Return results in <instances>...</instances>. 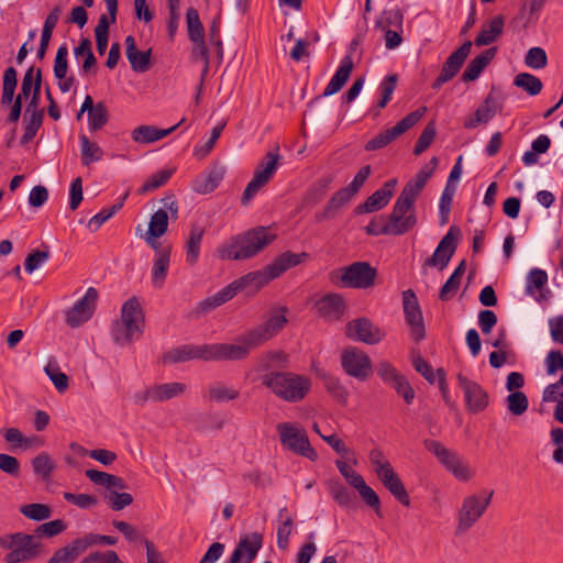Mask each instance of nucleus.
<instances>
[{
    "mask_svg": "<svg viewBox=\"0 0 563 563\" xmlns=\"http://www.w3.org/2000/svg\"><path fill=\"white\" fill-rule=\"evenodd\" d=\"M275 240L276 234L271 233L266 227H257L233 236L230 243L219 247V256L228 261L247 260Z\"/></svg>",
    "mask_w": 563,
    "mask_h": 563,
    "instance_id": "nucleus-1",
    "label": "nucleus"
},
{
    "mask_svg": "<svg viewBox=\"0 0 563 563\" xmlns=\"http://www.w3.org/2000/svg\"><path fill=\"white\" fill-rule=\"evenodd\" d=\"M263 386L284 401L299 402L309 394L311 380L305 375L285 371L271 376Z\"/></svg>",
    "mask_w": 563,
    "mask_h": 563,
    "instance_id": "nucleus-2",
    "label": "nucleus"
},
{
    "mask_svg": "<svg viewBox=\"0 0 563 563\" xmlns=\"http://www.w3.org/2000/svg\"><path fill=\"white\" fill-rule=\"evenodd\" d=\"M0 549L7 550L5 563H24L36 560L43 552V544L35 536L15 532L0 536Z\"/></svg>",
    "mask_w": 563,
    "mask_h": 563,
    "instance_id": "nucleus-3",
    "label": "nucleus"
},
{
    "mask_svg": "<svg viewBox=\"0 0 563 563\" xmlns=\"http://www.w3.org/2000/svg\"><path fill=\"white\" fill-rule=\"evenodd\" d=\"M371 166H363L354 176L353 180L345 187L334 192L328 200L324 208L317 212L314 218L317 222L334 219L340 209L347 205L352 198L360 191L371 175Z\"/></svg>",
    "mask_w": 563,
    "mask_h": 563,
    "instance_id": "nucleus-4",
    "label": "nucleus"
},
{
    "mask_svg": "<svg viewBox=\"0 0 563 563\" xmlns=\"http://www.w3.org/2000/svg\"><path fill=\"white\" fill-rule=\"evenodd\" d=\"M377 269L368 262H354L351 265L342 267L330 273L332 283L339 284L344 288L367 289L375 285Z\"/></svg>",
    "mask_w": 563,
    "mask_h": 563,
    "instance_id": "nucleus-5",
    "label": "nucleus"
},
{
    "mask_svg": "<svg viewBox=\"0 0 563 563\" xmlns=\"http://www.w3.org/2000/svg\"><path fill=\"white\" fill-rule=\"evenodd\" d=\"M279 441L287 450L307 457L310 461L318 459L317 451L311 446L306 431L290 422L277 424Z\"/></svg>",
    "mask_w": 563,
    "mask_h": 563,
    "instance_id": "nucleus-6",
    "label": "nucleus"
},
{
    "mask_svg": "<svg viewBox=\"0 0 563 563\" xmlns=\"http://www.w3.org/2000/svg\"><path fill=\"white\" fill-rule=\"evenodd\" d=\"M493 497V492L484 493L481 496L471 495L463 499L457 514V526L455 534H463L468 531L483 516Z\"/></svg>",
    "mask_w": 563,
    "mask_h": 563,
    "instance_id": "nucleus-7",
    "label": "nucleus"
},
{
    "mask_svg": "<svg viewBox=\"0 0 563 563\" xmlns=\"http://www.w3.org/2000/svg\"><path fill=\"white\" fill-rule=\"evenodd\" d=\"M427 110V107L422 106L407 114L393 128L386 129L385 131L378 133L365 144V151H377L387 146L409 129L415 126L423 118Z\"/></svg>",
    "mask_w": 563,
    "mask_h": 563,
    "instance_id": "nucleus-8",
    "label": "nucleus"
},
{
    "mask_svg": "<svg viewBox=\"0 0 563 563\" xmlns=\"http://www.w3.org/2000/svg\"><path fill=\"white\" fill-rule=\"evenodd\" d=\"M413 200L399 194L391 213L388 216L394 235H404L417 225Z\"/></svg>",
    "mask_w": 563,
    "mask_h": 563,
    "instance_id": "nucleus-9",
    "label": "nucleus"
},
{
    "mask_svg": "<svg viewBox=\"0 0 563 563\" xmlns=\"http://www.w3.org/2000/svg\"><path fill=\"white\" fill-rule=\"evenodd\" d=\"M341 366L349 376L361 382L366 380L372 372V361L369 356L355 346L343 350L341 354Z\"/></svg>",
    "mask_w": 563,
    "mask_h": 563,
    "instance_id": "nucleus-10",
    "label": "nucleus"
},
{
    "mask_svg": "<svg viewBox=\"0 0 563 563\" xmlns=\"http://www.w3.org/2000/svg\"><path fill=\"white\" fill-rule=\"evenodd\" d=\"M424 448L434 454L439 462L451 472L455 478L467 481L471 477L468 467L462 463L457 454L446 449L441 442L435 440H426Z\"/></svg>",
    "mask_w": 563,
    "mask_h": 563,
    "instance_id": "nucleus-11",
    "label": "nucleus"
},
{
    "mask_svg": "<svg viewBox=\"0 0 563 563\" xmlns=\"http://www.w3.org/2000/svg\"><path fill=\"white\" fill-rule=\"evenodd\" d=\"M461 236V230L456 225H452L448 233L441 239L432 256L428 257L423 266L435 267L443 271L455 253L457 241Z\"/></svg>",
    "mask_w": 563,
    "mask_h": 563,
    "instance_id": "nucleus-12",
    "label": "nucleus"
},
{
    "mask_svg": "<svg viewBox=\"0 0 563 563\" xmlns=\"http://www.w3.org/2000/svg\"><path fill=\"white\" fill-rule=\"evenodd\" d=\"M345 335L354 342L375 345L385 338V332L374 324L368 318L351 320L345 325Z\"/></svg>",
    "mask_w": 563,
    "mask_h": 563,
    "instance_id": "nucleus-13",
    "label": "nucleus"
},
{
    "mask_svg": "<svg viewBox=\"0 0 563 563\" xmlns=\"http://www.w3.org/2000/svg\"><path fill=\"white\" fill-rule=\"evenodd\" d=\"M98 290L89 287L84 297L65 311V321L70 328H78L87 322L93 314L98 300Z\"/></svg>",
    "mask_w": 563,
    "mask_h": 563,
    "instance_id": "nucleus-14",
    "label": "nucleus"
},
{
    "mask_svg": "<svg viewBox=\"0 0 563 563\" xmlns=\"http://www.w3.org/2000/svg\"><path fill=\"white\" fill-rule=\"evenodd\" d=\"M402 307L406 322L411 328V339L415 342L422 341L426 336L423 317L412 289H407L402 292Z\"/></svg>",
    "mask_w": 563,
    "mask_h": 563,
    "instance_id": "nucleus-15",
    "label": "nucleus"
},
{
    "mask_svg": "<svg viewBox=\"0 0 563 563\" xmlns=\"http://www.w3.org/2000/svg\"><path fill=\"white\" fill-rule=\"evenodd\" d=\"M472 42L465 41L456 51H454L444 62L439 76L432 84V89L439 90L445 82L453 79L460 71L471 53Z\"/></svg>",
    "mask_w": 563,
    "mask_h": 563,
    "instance_id": "nucleus-16",
    "label": "nucleus"
},
{
    "mask_svg": "<svg viewBox=\"0 0 563 563\" xmlns=\"http://www.w3.org/2000/svg\"><path fill=\"white\" fill-rule=\"evenodd\" d=\"M289 365V356L282 350L266 351L256 360V369L262 372L261 383L265 385L275 374L285 372Z\"/></svg>",
    "mask_w": 563,
    "mask_h": 563,
    "instance_id": "nucleus-17",
    "label": "nucleus"
},
{
    "mask_svg": "<svg viewBox=\"0 0 563 563\" xmlns=\"http://www.w3.org/2000/svg\"><path fill=\"white\" fill-rule=\"evenodd\" d=\"M456 378L459 387L464 393L465 404L468 411L472 413L483 411L488 406V394L478 383L468 379L461 373L456 375Z\"/></svg>",
    "mask_w": 563,
    "mask_h": 563,
    "instance_id": "nucleus-18",
    "label": "nucleus"
},
{
    "mask_svg": "<svg viewBox=\"0 0 563 563\" xmlns=\"http://www.w3.org/2000/svg\"><path fill=\"white\" fill-rule=\"evenodd\" d=\"M263 545V536L252 532L242 537L227 563H252Z\"/></svg>",
    "mask_w": 563,
    "mask_h": 563,
    "instance_id": "nucleus-19",
    "label": "nucleus"
},
{
    "mask_svg": "<svg viewBox=\"0 0 563 563\" xmlns=\"http://www.w3.org/2000/svg\"><path fill=\"white\" fill-rule=\"evenodd\" d=\"M396 185V179L393 178L387 180L379 189L374 191L363 203H360L354 209V212L356 214H362L382 210L384 207L388 205L391 197L394 196Z\"/></svg>",
    "mask_w": 563,
    "mask_h": 563,
    "instance_id": "nucleus-20",
    "label": "nucleus"
},
{
    "mask_svg": "<svg viewBox=\"0 0 563 563\" xmlns=\"http://www.w3.org/2000/svg\"><path fill=\"white\" fill-rule=\"evenodd\" d=\"M353 70V59L350 54H346L340 62L338 69L332 76L331 80L324 88V91L321 96L313 98L308 107L311 109L316 103H318L322 97H329L336 92H339L343 86L349 80L351 73Z\"/></svg>",
    "mask_w": 563,
    "mask_h": 563,
    "instance_id": "nucleus-21",
    "label": "nucleus"
},
{
    "mask_svg": "<svg viewBox=\"0 0 563 563\" xmlns=\"http://www.w3.org/2000/svg\"><path fill=\"white\" fill-rule=\"evenodd\" d=\"M209 344H184L166 353L165 361L170 363L202 360L209 362Z\"/></svg>",
    "mask_w": 563,
    "mask_h": 563,
    "instance_id": "nucleus-22",
    "label": "nucleus"
},
{
    "mask_svg": "<svg viewBox=\"0 0 563 563\" xmlns=\"http://www.w3.org/2000/svg\"><path fill=\"white\" fill-rule=\"evenodd\" d=\"M438 166V158L432 157L430 162L421 167V169L417 173V175L410 179L405 187L402 188L400 195L408 197L409 199L416 201L422 189L424 188L427 181L434 173Z\"/></svg>",
    "mask_w": 563,
    "mask_h": 563,
    "instance_id": "nucleus-23",
    "label": "nucleus"
},
{
    "mask_svg": "<svg viewBox=\"0 0 563 563\" xmlns=\"http://www.w3.org/2000/svg\"><path fill=\"white\" fill-rule=\"evenodd\" d=\"M318 313L327 321L340 320L345 311V302L339 294H328L316 303Z\"/></svg>",
    "mask_w": 563,
    "mask_h": 563,
    "instance_id": "nucleus-24",
    "label": "nucleus"
},
{
    "mask_svg": "<svg viewBox=\"0 0 563 563\" xmlns=\"http://www.w3.org/2000/svg\"><path fill=\"white\" fill-rule=\"evenodd\" d=\"M210 361H239L249 356L247 346L238 344L212 343L209 344Z\"/></svg>",
    "mask_w": 563,
    "mask_h": 563,
    "instance_id": "nucleus-25",
    "label": "nucleus"
},
{
    "mask_svg": "<svg viewBox=\"0 0 563 563\" xmlns=\"http://www.w3.org/2000/svg\"><path fill=\"white\" fill-rule=\"evenodd\" d=\"M273 279L274 277L268 266H266L263 269L250 272L243 275L242 277L235 279L233 284L238 291L250 290L255 292Z\"/></svg>",
    "mask_w": 563,
    "mask_h": 563,
    "instance_id": "nucleus-26",
    "label": "nucleus"
},
{
    "mask_svg": "<svg viewBox=\"0 0 563 563\" xmlns=\"http://www.w3.org/2000/svg\"><path fill=\"white\" fill-rule=\"evenodd\" d=\"M385 488L404 506L410 505L408 492L394 468L378 476Z\"/></svg>",
    "mask_w": 563,
    "mask_h": 563,
    "instance_id": "nucleus-27",
    "label": "nucleus"
},
{
    "mask_svg": "<svg viewBox=\"0 0 563 563\" xmlns=\"http://www.w3.org/2000/svg\"><path fill=\"white\" fill-rule=\"evenodd\" d=\"M120 321L128 324L130 329H142L144 325V314L139 299L133 296L122 306Z\"/></svg>",
    "mask_w": 563,
    "mask_h": 563,
    "instance_id": "nucleus-28",
    "label": "nucleus"
},
{
    "mask_svg": "<svg viewBox=\"0 0 563 563\" xmlns=\"http://www.w3.org/2000/svg\"><path fill=\"white\" fill-rule=\"evenodd\" d=\"M185 119H181L179 123L175 124L169 129H157L153 125H140L132 132V139L136 143L148 144L156 142L175 131Z\"/></svg>",
    "mask_w": 563,
    "mask_h": 563,
    "instance_id": "nucleus-29",
    "label": "nucleus"
},
{
    "mask_svg": "<svg viewBox=\"0 0 563 563\" xmlns=\"http://www.w3.org/2000/svg\"><path fill=\"white\" fill-rule=\"evenodd\" d=\"M496 53V47H490L483 51L479 55H477L474 59H472L468 63L461 79L465 82L476 80L479 77L481 73L485 69V67L495 57Z\"/></svg>",
    "mask_w": 563,
    "mask_h": 563,
    "instance_id": "nucleus-30",
    "label": "nucleus"
},
{
    "mask_svg": "<svg viewBox=\"0 0 563 563\" xmlns=\"http://www.w3.org/2000/svg\"><path fill=\"white\" fill-rule=\"evenodd\" d=\"M333 181L332 175H325L318 178L305 192L302 197L303 207H313L319 203L327 195Z\"/></svg>",
    "mask_w": 563,
    "mask_h": 563,
    "instance_id": "nucleus-31",
    "label": "nucleus"
},
{
    "mask_svg": "<svg viewBox=\"0 0 563 563\" xmlns=\"http://www.w3.org/2000/svg\"><path fill=\"white\" fill-rule=\"evenodd\" d=\"M496 113V100L493 92H489L475 113L464 121V128L474 129L479 124L487 123Z\"/></svg>",
    "mask_w": 563,
    "mask_h": 563,
    "instance_id": "nucleus-32",
    "label": "nucleus"
},
{
    "mask_svg": "<svg viewBox=\"0 0 563 563\" xmlns=\"http://www.w3.org/2000/svg\"><path fill=\"white\" fill-rule=\"evenodd\" d=\"M308 257L306 252L295 254L289 251L277 256L274 262L268 266L274 279L279 277L287 269L299 265L305 258Z\"/></svg>",
    "mask_w": 563,
    "mask_h": 563,
    "instance_id": "nucleus-33",
    "label": "nucleus"
},
{
    "mask_svg": "<svg viewBox=\"0 0 563 563\" xmlns=\"http://www.w3.org/2000/svg\"><path fill=\"white\" fill-rule=\"evenodd\" d=\"M505 20L503 15L494 16L486 25L483 26L482 31L475 38L476 46H484L494 43L504 31Z\"/></svg>",
    "mask_w": 563,
    "mask_h": 563,
    "instance_id": "nucleus-34",
    "label": "nucleus"
},
{
    "mask_svg": "<svg viewBox=\"0 0 563 563\" xmlns=\"http://www.w3.org/2000/svg\"><path fill=\"white\" fill-rule=\"evenodd\" d=\"M205 229L199 224H191L188 240L185 245L186 262L194 265L198 262Z\"/></svg>",
    "mask_w": 563,
    "mask_h": 563,
    "instance_id": "nucleus-35",
    "label": "nucleus"
},
{
    "mask_svg": "<svg viewBox=\"0 0 563 563\" xmlns=\"http://www.w3.org/2000/svg\"><path fill=\"white\" fill-rule=\"evenodd\" d=\"M271 173L257 165L254 175L247 186L245 187L241 202L246 206L251 199L264 187L273 177Z\"/></svg>",
    "mask_w": 563,
    "mask_h": 563,
    "instance_id": "nucleus-36",
    "label": "nucleus"
},
{
    "mask_svg": "<svg viewBox=\"0 0 563 563\" xmlns=\"http://www.w3.org/2000/svg\"><path fill=\"white\" fill-rule=\"evenodd\" d=\"M227 173L225 166L220 163H214L211 168L209 169L207 177L197 184L195 187V190L199 194H209L212 192L222 179L224 178V175Z\"/></svg>",
    "mask_w": 563,
    "mask_h": 563,
    "instance_id": "nucleus-37",
    "label": "nucleus"
},
{
    "mask_svg": "<svg viewBox=\"0 0 563 563\" xmlns=\"http://www.w3.org/2000/svg\"><path fill=\"white\" fill-rule=\"evenodd\" d=\"M238 292L239 291L238 289H235L234 284L232 282L231 284H229L214 295L207 297L206 299L200 301L198 308L201 312H208L231 300Z\"/></svg>",
    "mask_w": 563,
    "mask_h": 563,
    "instance_id": "nucleus-38",
    "label": "nucleus"
},
{
    "mask_svg": "<svg viewBox=\"0 0 563 563\" xmlns=\"http://www.w3.org/2000/svg\"><path fill=\"white\" fill-rule=\"evenodd\" d=\"M170 251H158L152 267V283L154 287L162 288L165 284L169 268Z\"/></svg>",
    "mask_w": 563,
    "mask_h": 563,
    "instance_id": "nucleus-39",
    "label": "nucleus"
},
{
    "mask_svg": "<svg viewBox=\"0 0 563 563\" xmlns=\"http://www.w3.org/2000/svg\"><path fill=\"white\" fill-rule=\"evenodd\" d=\"M273 339V335L267 331V329L261 323L257 327L246 331L239 338V342L243 343L244 346H247V352L256 349L267 341Z\"/></svg>",
    "mask_w": 563,
    "mask_h": 563,
    "instance_id": "nucleus-40",
    "label": "nucleus"
},
{
    "mask_svg": "<svg viewBox=\"0 0 563 563\" xmlns=\"http://www.w3.org/2000/svg\"><path fill=\"white\" fill-rule=\"evenodd\" d=\"M288 308L285 306L274 307L269 310L266 320L262 323L273 335H277L287 324Z\"/></svg>",
    "mask_w": 563,
    "mask_h": 563,
    "instance_id": "nucleus-41",
    "label": "nucleus"
},
{
    "mask_svg": "<svg viewBox=\"0 0 563 563\" xmlns=\"http://www.w3.org/2000/svg\"><path fill=\"white\" fill-rule=\"evenodd\" d=\"M81 164L89 166L92 163L99 162L103 157L102 148L96 143L91 142L87 135H79Z\"/></svg>",
    "mask_w": 563,
    "mask_h": 563,
    "instance_id": "nucleus-42",
    "label": "nucleus"
},
{
    "mask_svg": "<svg viewBox=\"0 0 563 563\" xmlns=\"http://www.w3.org/2000/svg\"><path fill=\"white\" fill-rule=\"evenodd\" d=\"M18 73L14 67H8L3 73L2 79V96H1V106H10L15 100V89L18 85Z\"/></svg>",
    "mask_w": 563,
    "mask_h": 563,
    "instance_id": "nucleus-43",
    "label": "nucleus"
},
{
    "mask_svg": "<svg viewBox=\"0 0 563 563\" xmlns=\"http://www.w3.org/2000/svg\"><path fill=\"white\" fill-rule=\"evenodd\" d=\"M317 374L322 379L328 393H330L340 402L346 401L349 393L338 377L327 373L323 369H319Z\"/></svg>",
    "mask_w": 563,
    "mask_h": 563,
    "instance_id": "nucleus-44",
    "label": "nucleus"
},
{
    "mask_svg": "<svg viewBox=\"0 0 563 563\" xmlns=\"http://www.w3.org/2000/svg\"><path fill=\"white\" fill-rule=\"evenodd\" d=\"M191 42L194 43V47H192V52H191L192 58L195 60H201L203 63V68L201 71L200 84H199V90H198V93L196 97V100L198 101L203 82H205V78L209 71L210 55H209V48L206 45L205 38L196 40V41H191Z\"/></svg>",
    "mask_w": 563,
    "mask_h": 563,
    "instance_id": "nucleus-45",
    "label": "nucleus"
},
{
    "mask_svg": "<svg viewBox=\"0 0 563 563\" xmlns=\"http://www.w3.org/2000/svg\"><path fill=\"white\" fill-rule=\"evenodd\" d=\"M142 334V329H130L128 324L120 320H115L111 327L112 340L120 345L131 343L133 340L139 339Z\"/></svg>",
    "mask_w": 563,
    "mask_h": 563,
    "instance_id": "nucleus-46",
    "label": "nucleus"
},
{
    "mask_svg": "<svg viewBox=\"0 0 563 563\" xmlns=\"http://www.w3.org/2000/svg\"><path fill=\"white\" fill-rule=\"evenodd\" d=\"M44 112L26 113L24 112L23 123L24 133L21 136L20 144H29L36 135L37 131L42 126Z\"/></svg>",
    "mask_w": 563,
    "mask_h": 563,
    "instance_id": "nucleus-47",
    "label": "nucleus"
},
{
    "mask_svg": "<svg viewBox=\"0 0 563 563\" xmlns=\"http://www.w3.org/2000/svg\"><path fill=\"white\" fill-rule=\"evenodd\" d=\"M287 514V508L284 507L279 510L278 517L282 520L277 527V547L280 550H286L289 545V537L292 531L294 520L291 516L284 515Z\"/></svg>",
    "mask_w": 563,
    "mask_h": 563,
    "instance_id": "nucleus-48",
    "label": "nucleus"
},
{
    "mask_svg": "<svg viewBox=\"0 0 563 563\" xmlns=\"http://www.w3.org/2000/svg\"><path fill=\"white\" fill-rule=\"evenodd\" d=\"M186 385L183 383H166L153 386L154 401L161 402L169 400L185 393Z\"/></svg>",
    "mask_w": 563,
    "mask_h": 563,
    "instance_id": "nucleus-49",
    "label": "nucleus"
},
{
    "mask_svg": "<svg viewBox=\"0 0 563 563\" xmlns=\"http://www.w3.org/2000/svg\"><path fill=\"white\" fill-rule=\"evenodd\" d=\"M32 467L36 475L47 481L51 478L56 464L46 452H41L32 460Z\"/></svg>",
    "mask_w": 563,
    "mask_h": 563,
    "instance_id": "nucleus-50",
    "label": "nucleus"
},
{
    "mask_svg": "<svg viewBox=\"0 0 563 563\" xmlns=\"http://www.w3.org/2000/svg\"><path fill=\"white\" fill-rule=\"evenodd\" d=\"M465 265L466 263L463 260L454 269L452 275L448 278V280L444 283V285L441 287L439 297L442 301L448 300L450 298V294L455 292L457 290L461 284V278L465 273Z\"/></svg>",
    "mask_w": 563,
    "mask_h": 563,
    "instance_id": "nucleus-51",
    "label": "nucleus"
},
{
    "mask_svg": "<svg viewBox=\"0 0 563 563\" xmlns=\"http://www.w3.org/2000/svg\"><path fill=\"white\" fill-rule=\"evenodd\" d=\"M402 24L404 14L398 8L384 10L379 20L376 22V25L382 30L394 27L396 30L402 31Z\"/></svg>",
    "mask_w": 563,
    "mask_h": 563,
    "instance_id": "nucleus-52",
    "label": "nucleus"
},
{
    "mask_svg": "<svg viewBox=\"0 0 563 563\" xmlns=\"http://www.w3.org/2000/svg\"><path fill=\"white\" fill-rule=\"evenodd\" d=\"M168 228V214L166 210L158 209L155 211L148 223L147 234L154 236V238H161L164 235Z\"/></svg>",
    "mask_w": 563,
    "mask_h": 563,
    "instance_id": "nucleus-53",
    "label": "nucleus"
},
{
    "mask_svg": "<svg viewBox=\"0 0 563 563\" xmlns=\"http://www.w3.org/2000/svg\"><path fill=\"white\" fill-rule=\"evenodd\" d=\"M186 23L190 41L205 38V29L200 21L199 13L195 8H189L187 10Z\"/></svg>",
    "mask_w": 563,
    "mask_h": 563,
    "instance_id": "nucleus-54",
    "label": "nucleus"
},
{
    "mask_svg": "<svg viewBox=\"0 0 563 563\" xmlns=\"http://www.w3.org/2000/svg\"><path fill=\"white\" fill-rule=\"evenodd\" d=\"M174 174V169H162L157 173L153 174L147 178V180L139 188V194L143 195L150 191H154L157 188L164 186L172 175Z\"/></svg>",
    "mask_w": 563,
    "mask_h": 563,
    "instance_id": "nucleus-55",
    "label": "nucleus"
},
{
    "mask_svg": "<svg viewBox=\"0 0 563 563\" xmlns=\"http://www.w3.org/2000/svg\"><path fill=\"white\" fill-rule=\"evenodd\" d=\"M20 512L34 521L46 520L52 516L51 507L38 503L23 505L20 508Z\"/></svg>",
    "mask_w": 563,
    "mask_h": 563,
    "instance_id": "nucleus-56",
    "label": "nucleus"
},
{
    "mask_svg": "<svg viewBox=\"0 0 563 563\" xmlns=\"http://www.w3.org/2000/svg\"><path fill=\"white\" fill-rule=\"evenodd\" d=\"M109 121V112L103 102H97L96 108L88 114V128L91 132L100 130Z\"/></svg>",
    "mask_w": 563,
    "mask_h": 563,
    "instance_id": "nucleus-57",
    "label": "nucleus"
},
{
    "mask_svg": "<svg viewBox=\"0 0 563 563\" xmlns=\"http://www.w3.org/2000/svg\"><path fill=\"white\" fill-rule=\"evenodd\" d=\"M548 283V274L545 271L540 268L530 269V286L532 285L537 289H539V297L537 300H548L551 296V291L544 286Z\"/></svg>",
    "mask_w": 563,
    "mask_h": 563,
    "instance_id": "nucleus-58",
    "label": "nucleus"
},
{
    "mask_svg": "<svg viewBox=\"0 0 563 563\" xmlns=\"http://www.w3.org/2000/svg\"><path fill=\"white\" fill-rule=\"evenodd\" d=\"M208 397L212 401L224 402L236 399L239 397V391L227 387L223 384L217 383L209 387Z\"/></svg>",
    "mask_w": 563,
    "mask_h": 563,
    "instance_id": "nucleus-59",
    "label": "nucleus"
},
{
    "mask_svg": "<svg viewBox=\"0 0 563 563\" xmlns=\"http://www.w3.org/2000/svg\"><path fill=\"white\" fill-rule=\"evenodd\" d=\"M506 402L507 409L514 416H521L528 408V397L519 390L510 393L506 398Z\"/></svg>",
    "mask_w": 563,
    "mask_h": 563,
    "instance_id": "nucleus-60",
    "label": "nucleus"
},
{
    "mask_svg": "<svg viewBox=\"0 0 563 563\" xmlns=\"http://www.w3.org/2000/svg\"><path fill=\"white\" fill-rule=\"evenodd\" d=\"M437 134V128L435 123L433 121L429 122L426 128L422 130L421 134L419 135L415 147H413V154L420 155L422 154L433 142Z\"/></svg>",
    "mask_w": 563,
    "mask_h": 563,
    "instance_id": "nucleus-61",
    "label": "nucleus"
},
{
    "mask_svg": "<svg viewBox=\"0 0 563 563\" xmlns=\"http://www.w3.org/2000/svg\"><path fill=\"white\" fill-rule=\"evenodd\" d=\"M1 434L8 443L12 444V450L16 448L27 449L32 445V439L24 437L16 428L2 429Z\"/></svg>",
    "mask_w": 563,
    "mask_h": 563,
    "instance_id": "nucleus-62",
    "label": "nucleus"
},
{
    "mask_svg": "<svg viewBox=\"0 0 563 563\" xmlns=\"http://www.w3.org/2000/svg\"><path fill=\"white\" fill-rule=\"evenodd\" d=\"M365 232L372 236L394 235L390 223L384 216L374 217L365 227Z\"/></svg>",
    "mask_w": 563,
    "mask_h": 563,
    "instance_id": "nucleus-63",
    "label": "nucleus"
},
{
    "mask_svg": "<svg viewBox=\"0 0 563 563\" xmlns=\"http://www.w3.org/2000/svg\"><path fill=\"white\" fill-rule=\"evenodd\" d=\"M81 563H122L115 551H95L87 555Z\"/></svg>",
    "mask_w": 563,
    "mask_h": 563,
    "instance_id": "nucleus-64",
    "label": "nucleus"
}]
</instances>
